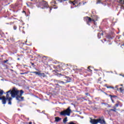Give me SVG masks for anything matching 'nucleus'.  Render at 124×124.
I'll use <instances>...</instances> for the list:
<instances>
[{"mask_svg":"<svg viewBox=\"0 0 124 124\" xmlns=\"http://www.w3.org/2000/svg\"><path fill=\"white\" fill-rule=\"evenodd\" d=\"M0 100H2V104H6L7 98H5V96H2V97H0Z\"/></svg>","mask_w":124,"mask_h":124,"instance_id":"obj_9","label":"nucleus"},{"mask_svg":"<svg viewBox=\"0 0 124 124\" xmlns=\"http://www.w3.org/2000/svg\"><path fill=\"white\" fill-rule=\"evenodd\" d=\"M52 10V8H49V12H51Z\"/></svg>","mask_w":124,"mask_h":124,"instance_id":"obj_38","label":"nucleus"},{"mask_svg":"<svg viewBox=\"0 0 124 124\" xmlns=\"http://www.w3.org/2000/svg\"><path fill=\"white\" fill-rule=\"evenodd\" d=\"M31 63L32 66H33V67H34V63H32V62H31Z\"/></svg>","mask_w":124,"mask_h":124,"instance_id":"obj_33","label":"nucleus"},{"mask_svg":"<svg viewBox=\"0 0 124 124\" xmlns=\"http://www.w3.org/2000/svg\"><path fill=\"white\" fill-rule=\"evenodd\" d=\"M19 93H20V94L17 95V96L16 97V100L20 101V98L21 97V96H22V95H23V93H24V91H23V90H20L19 91Z\"/></svg>","mask_w":124,"mask_h":124,"instance_id":"obj_7","label":"nucleus"},{"mask_svg":"<svg viewBox=\"0 0 124 124\" xmlns=\"http://www.w3.org/2000/svg\"><path fill=\"white\" fill-rule=\"evenodd\" d=\"M120 107H122L123 106V104H119Z\"/></svg>","mask_w":124,"mask_h":124,"instance_id":"obj_40","label":"nucleus"},{"mask_svg":"<svg viewBox=\"0 0 124 124\" xmlns=\"http://www.w3.org/2000/svg\"><path fill=\"white\" fill-rule=\"evenodd\" d=\"M17 60H20V58H18Z\"/></svg>","mask_w":124,"mask_h":124,"instance_id":"obj_55","label":"nucleus"},{"mask_svg":"<svg viewBox=\"0 0 124 124\" xmlns=\"http://www.w3.org/2000/svg\"><path fill=\"white\" fill-rule=\"evenodd\" d=\"M79 70H82V69H79Z\"/></svg>","mask_w":124,"mask_h":124,"instance_id":"obj_58","label":"nucleus"},{"mask_svg":"<svg viewBox=\"0 0 124 124\" xmlns=\"http://www.w3.org/2000/svg\"><path fill=\"white\" fill-rule=\"evenodd\" d=\"M101 104H104L105 105H107V103L103 102V103H101Z\"/></svg>","mask_w":124,"mask_h":124,"instance_id":"obj_36","label":"nucleus"},{"mask_svg":"<svg viewBox=\"0 0 124 124\" xmlns=\"http://www.w3.org/2000/svg\"><path fill=\"white\" fill-rule=\"evenodd\" d=\"M57 83H59V84H62V85H64L65 84V82L62 80H57Z\"/></svg>","mask_w":124,"mask_h":124,"instance_id":"obj_16","label":"nucleus"},{"mask_svg":"<svg viewBox=\"0 0 124 124\" xmlns=\"http://www.w3.org/2000/svg\"><path fill=\"white\" fill-rule=\"evenodd\" d=\"M120 86H123V84H121V85H120Z\"/></svg>","mask_w":124,"mask_h":124,"instance_id":"obj_53","label":"nucleus"},{"mask_svg":"<svg viewBox=\"0 0 124 124\" xmlns=\"http://www.w3.org/2000/svg\"><path fill=\"white\" fill-rule=\"evenodd\" d=\"M7 40V41H9V42H10V43H13V42H14L15 41V40L13 37H11L10 38V40L8 39Z\"/></svg>","mask_w":124,"mask_h":124,"instance_id":"obj_12","label":"nucleus"},{"mask_svg":"<svg viewBox=\"0 0 124 124\" xmlns=\"http://www.w3.org/2000/svg\"><path fill=\"white\" fill-rule=\"evenodd\" d=\"M123 35L124 36V33H123Z\"/></svg>","mask_w":124,"mask_h":124,"instance_id":"obj_61","label":"nucleus"},{"mask_svg":"<svg viewBox=\"0 0 124 124\" xmlns=\"http://www.w3.org/2000/svg\"><path fill=\"white\" fill-rule=\"evenodd\" d=\"M42 4L44 7H46V8H48L49 7V6L48 5V3L44 0L42 2Z\"/></svg>","mask_w":124,"mask_h":124,"instance_id":"obj_11","label":"nucleus"},{"mask_svg":"<svg viewBox=\"0 0 124 124\" xmlns=\"http://www.w3.org/2000/svg\"><path fill=\"white\" fill-rule=\"evenodd\" d=\"M20 98H21V100H20L19 101H21V100H23V99H24V97H22V96H21Z\"/></svg>","mask_w":124,"mask_h":124,"instance_id":"obj_35","label":"nucleus"},{"mask_svg":"<svg viewBox=\"0 0 124 124\" xmlns=\"http://www.w3.org/2000/svg\"><path fill=\"white\" fill-rule=\"evenodd\" d=\"M101 35H103V32H102L101 33H98L97 34V37L98 38H99V39H100V38H101Z\"/></svg>","mask_w":124,"mask_h":124,"instance_id":"obj_14","label":"nucleus"},{"mask_svg":"<svg viewBox=\"0 0 124 124\" xmlns=\"http://www.w3.org/2000/svg\"><path fill=\"white\" fill-rule=\"evenodd\" d=\"M94 70H95V71H97V70H97V69H94Z\"/></svg>","mask_w":124,"mask_h":124,"instance_id":"obj_50","label":"nucleus"},{"mask_svg":"<svg viewBox=\"0 0 124 124\" xmlns=\"http://www.w3.org/2000/svg\"><path fill=\"white\" fill-rule=\"evenodd\" d=\"M121 93H122L123 92V91H124V90H123V88L122 87H121L120 89H119Z\"/></svg>","mask_w":124,"mask_h":124,"instance_id":"obj_28","label":"nucleus"},{"mask_svg":"<svg viewBox=\"0 0 124 124\" xmlns=\"http://www.w3.org/2000/svg\"><path fill=\"white\" fill-rule=\"evenodd\" d=\"M50 3H51L53 6H56V5H53V4H57V2H56V1L54 0H52Z\"/></svg>","mask_w":124,"mask_h":124,"instance_id":"obj_17","label":"nucleus"},{"mask_svg":"<svg viewBox=\"0 0 124 124\" xmlns=\"http://www.w3.org/2000/svg\"><path fill=\"white\" fill-rule=\"evenodd\" d=\"M104 93H105L106 94V95H108V94L107 93H106L105 92H104Z\"/></svg>","mask_w":124,"mask_h":124,"instance_id":"obj_45","label":"nucleus"},{"mask_svg":"<svg viewBox=\"0 0 124 124\" xmlns=\"http://www.w3.org/2000/svg\"><path fill=\"white\" fill-rule=\"evenodd\" d=\"M85 95L87 96H90V93H85Z\"/></svg>","mask_w":124,"mask_h":124,"instance_id":"obj_30","label":"nucleus"},{"mask_svg":"<svg viewBox=\"0 0 124 124\" xmlns=\"http://www.w3.org/2000/svg\"><path fill=\"white\" fill-rule=\"evenodd\" d=\"M105 87H106V88H107V89H115V88L112 86H107V84H106L105 85Z\"/></svg>","mask_w":124,"mask_h":124,"instance_id":"obj_18","label":"nucleus"},{"mask_svg":"<svg viewBox=\"0 0 124 124\" xmlns=\"http://www.w3.org/2000/svg\"><path fill=\"white\" fill-rule=\"evenodd\" d=\"M3 0L4 1H7V0Z\"/></svg>","mask_w":124,"mask_h":124,"instance_id":"obj_49","label":"nucleus"},{"mask_svg":"<svg viewBox=\"0 0 124 124\" xmlns=\"http://www.w3.org/2000/svg\"><path fill=\"white\" fill-rule=\"evenodd\" d=\"M71 8H72H72H74V7H72V6H71Z\"/></svg>","mask_w":124,"mask_h":124,"instance_id":"obj_51","label":"nucleus"},{"mask_svg":"<svg viewBox=\"0 0 124 124\" xmlns=\"http://www.w3.org/2000/svg\"><path fill=\"white\" fill-rule=\"evenodd\" d=\"M7 100L8 101V104L9 105H11V104H12V102H11V100H12V98L10 97L9 98H7Z\"/></svg>","mask_w":124,"mask_h":124,"instance_id":"obj_13","label":"nucleus"},{"mask_svg":"<svg viewBox=\"0 0 124 124\" xmlns=\"http://www.w3.org/2000/svg\"><path fill=\"white\" fill-rule=\"evenodd\" d=\"M57 8H58L57 6L54 8V9H57Z\"/></svg>","mask_w":124,"mask_h":124,"instance_id":"obj_43","label":"nucleus"},{"mask_svg":"<svg viewBox=\"0 0 124 124\" xmlns=\"http://www.w3.org/2000/svg\"><path fill=\"white\" fill-rule=\"evenodd\" d=\"M85 20L86 21L87 23H91V22H94V20L92 19L89 16H86L84 18Z\"/></svg>","mask_w":124,"mask_h":124,"instance_id":"obj_8","label":"nucleus"},{"mask_svg":"<svg viewBox=\"0 0 124 124\" xmlns=\"http://www.w3.org/2000/svg\"><path fill=\"white\" fill-rule=\"evenodd\" d=\"M88 71H90V72H92V70H91L90 69H89Z\"/></svg>","mask_w":124,"mask_h":124,"instance_id":"obj_41","label":"nucleus"},{"mask_svg":"<svg viewBox=\"0 0 124 124\" xmlns=\"http://www.w3.org/2000/svg\"><path fill=\"white\" fill-rule=\"evenodd\" d=\"M44 58H46V56H44Z\"/></svg>","mask_w":124,"mask_h":124,"instance_id":"obj_54","label":"nucleus"},{"mask_svg":"<svg viewBox=\"0 0 124 124\" xmlns=\"http://www.w3.org/2000/svg\"><path fill=\"white\" fill-rule=\"evenodd\" d=\"M31 73L35 74V75H38L39 77H46V75L43 73H40V72H32Z\"/></svg>","mask_w":124,"mask_h":124,"instance_id":"obj_5","label":"nucleus"},{"mask_svg":"<svg viewBox=\"0 0 124 124\" xmlns=\"http://www.w3.org/2000/svg\"><path fill=\"white\" fill-rule=\"evenodd\" d=\"M70 113H71V109H70V107H69L65 111H62L60 112L61 116H70Z\"/></svg>","mask_w":124,"mask_h":124,"instance_id":"obj_3","label":"nucleus"},{"mask_svg":"<svg viewBox=\"0 0 124 124\" xmlns=\"http://www.w3.org/2000/svg\"><path fill=\"white\" fill-rule=\"evenodd\" d=\"M22 4H23L22 0H17L16 3V7H22Z\"/></svg>","mask_w":124,"mask_h":124,"instance_id":"obj_6","label":"nucleus"},{"mask_svg":"<svg viewBox=\"0 0 124 124\" xmlns=\"http://www.w3.org/2000/svg\"><path fill=\"white\" fill-rule=\"evenodd\" d=\"M30 72V71H27L26 72L24 73H20L19 74H20L21 75H24V74H28V73Z\"/></svg>","mask_w":124,"mask_h":124,"instance_id":"obj_19","label":"nucleus"},{"mask_svg":"<svg viewBox=\"0 0 124 124\" xmlns=\"http://www.w3.org/2000/svg\"><path fill=\"white\" fill-rule=\"evenodd\" d=\"M7 25H9V23H7Z\"/></svg>","mask_w":124,"mask_h":124,"instance_id":"obj_57","label":"nucleus"},{"mask_svg":"<svg viewBox=\"0 0 124 124\" xmlns=\"http://www.w3.org/2000/svg\"><path fill=\"white\" fill-rule=\"evenodd\" d=\"M44 111H43L42 112L44 113Z\"/></svg>","mask_w":124,"mask_h":124,"instance_id":"obj_60","label":"nucleus"},{"mask_svg":"<svg viewBox=\"0 0 124 124\" xmlns=\"http://www.w3.org/2000/svg\"><path fill=\"white\" fill-rule=\"evenodd\" d=\"M101 2V1L100 0H99L97 1L96 4H98V3H100Z\"/></svg>","mask_w":124,"mask_h":124,"instance_id":"obj_29","label":"nucleus"},{"mask_svg":"<svg viewBox=\"0 0 124 124\" xmlns=\"http://www.w3.org/2000/svg\"><path fill=\"white\" fill-rule=\"evenodd\" d=\"M21 72H24V71H26L25 70H20Z\"/></svg>","mask_w":124,"mask_h":124,"instance_id":"obj_39","label":"nucleus"},{"mask_svg":"<svg viewBox=\"0 0 124 124\" xmlns=\"http://www.w3.org/2000/svg\"><path fill=\"white\" fill-rule=\"evenodd\" d=\"M61 120H62V118H61L59 117H55V122H56L57 123L60 122V121H61Z\"/></svg>","mask_w":124,"mask_h":124,"instance_id":"obj_15","label":"nucleus"},{"mask_svg":"<svg viewBox=\"0 0 124 124\" xmlns=\"http://www.w3.org/2000/svg\"><path fill=\"white\" fill-rule=\"evenodd\" d=\"M119 3L121 4H124V0H118Z\"/></svg>","mask_w":124,"mask_h":124,"instance_id":"obj_22","label":"nucleus"},{"mask_svg":"<svg viewBox=\"0 0 124 124\" xmlns=\"http://www.w3.org/2000/svg\"><path fill=\"white\" fill-rule=\"evenodd\" d=\"M113 109L117 110V107H115V106L113 107Z\"/></svg>","mask_w":124,"mask_h":124,"instance_id":"obj_31","label":"nucleus"},{"mask_svg":"<svg viewBox=\"0 0 124 124\" xmlns=\"http://www.w3.org/2000/svg\"><path fill=\"white\" fill-rule=\"evenodd\" d=\"M120 104H121V102H120V101H117V103L115 105V106L116 107H118Z\"/></svg>","mask_w":124,"mask_h":124,"instance_id":"obj_20","label":"nucleus"},{"mask_svg":"<svg viewBox=\"0 0 124 124\" xmlns=\"http://www.w3.org/2000/svg\"><path fill=\"white\" fill-rule=\"evenodd\" d=\"M18 111H21V109H20V108H18Z\"/></svg>","mask_w":124,"mask_h":124,"instance_id":"obj_48","label":"nucleus"},{"mask_svg":"<svg viewBox=\"0 0 124 124\" xmlns=\"http://www.w3.org/2000/svg\"><path fill=\"white\" fill-rule=\"evenodd\" d=\"M20 91L18 90L16 87H13L12 90L10 89L9 91H7V93H10V94H11L12 97H13V98H15V97H16L17 95H18Z\"/></svg>","mask_w":124,"mask_h":124,"instance_id":"obj_2","label":"nucleus"},{"mask_svg":"<svg viewBox=\"0 0 124 124\" xmlns=\"http://www.w3.org/2000/svg\"><path fill=\"white\" fill-rule=\"evenodd\" d=\"M0 91H1V90H0Z\"/></svg>","mask_w":124,"mask_h":124,"instance_id":"obj_59","label":"nucleus"},{"mask_svg":"<svg viewBox=\"0 0 124 124\" xmlns=\"http://www.w3.org/2000/svg\"><path fill=\"white\" fill-rule=\"evenodd\" d=\"M29 124H32V123L31 122H30Z\"/></svg>","mask_w":124,"mask_h":124,"instance_id":"obj_44","label":"nucleus"},{"mask_svg":"<svg viewBox=\"0 0 124 124\" xmlns=\"http://www.w3.org/2000/svg\"><path fill=\"white\" fill-rule=\"evenodd\" d=\"M107 38H108V39H112V37L110 35H107Z\"/></svg>","mask_w":124,"mask_h":124,"instance_id":"obj_23","label":"nucleus"},{"mask_svg":"<svg viewBox=\"0 0 124 124\" xmlns=\"http://www.w3.org/2000/svg\"><path fill=\"white\" fill-rule=\"evenodd\" d=\"M118 85H117V86H115L116 89H117V90H118Z\"/></svg>","mask_w":124,"mask_h":124,"instance_id":"obj_42","label":"nucleus"},{"mask_svg":"<svg viewBox=\"0 0 124 124\" xmlns=\"http://www.w3.org/2000/svg\"><path fill=\"white\" fill-rule=\"evenodd\" d=\"M67 121V117H66L65 118L63 119V123L64 124H65Z\"/></svg>","mask_w":124,"mask_h":124,"instance_id":"obj_21","label":"nucleus"},{"mask_svg":"<svg viewBox=\"0 0 124 124\" xmlns=\"http://www.w3.org/2000/svg\"><path fill=\"white\" fill-rule=\"evenodd\" d=\"M8 62V60L4 61L3 62H4V63H6V62Z\"/></svg>","mask_w":124,"mask_h":124,"instance_id":"obj_32","label":"nucleus"},{"mask_svg":"<svg viewBox=\"0 0 124 124\" xmlns=\"http://www.w3.org/2000/svg\"><path fill=\"white\" fill-rule=\"evenodd\" d=\"M14 30H15V31H16V30H17V26L16 25L14 26Z\"/></svg>","mask_w":124,"mask_h":124,"instance_id":"obj_26","label":"nucleus"},{"mask_svg":"<svg viewBox=\"0 0 124 124\" xmlns=\"http://www.w3.org/2000/svg\"><path fill=\"white\" fill-rule=\"evenodd\" d=\"M6 98H9V93H7V92H6Z\"/></svg>","mask_w":124,"mask_h":124,"instance_id":"obj_25","label":"nucleus"},{"mask_svg":"<svg viewBox=\"0 0 124 124\" xmlns=\"http://www.w3.org/2000/svg\"><path fill=\"white\" fill-rule=\"evenodd\" d=\"M71 2V3H72V4L73 5H75V3H74V2Z\"/></svg>","mask_w":124,"mask_h":124,"instance_id":"obj_37","label":"nucleus"},{"mask_svg":"<svg viewBox=\"0 0 124 124\" xmlns=\"http://www.w3.org/2000/svg\"><path fill=\"white\" fill-rule=\"evenodd\" d=\"M109 111H113V112H117V110L116 109H109Z\"/></svg>","mask_w":124,"mask_h":124,"instance_id":"obj_27","label":"nucleus"},{"mask_svg":"<svg viewBox=\"0 0 124 124\" xmlns=\"http://www.w3.org/2000/svg\"><path fill=\"white\" fill-rule=\"evenodd\" d=\"M3 90H1L0 92V97L1 96V95H2V94H3Z\"/></svg>","mask_w":124,"mask_h":124,"instance_id":"obj_24","label":"nucleus"},{"mask_svg":"<svg viewBox=\"0 0 124 124\" xmlns=\"http://www.w3.org/2000/svg\"><path fill=\"white\" fill-rule=\"evenodd\" d=\"M55 85L56 86H59V83H56Z\"/></svg>","mask_w":124,"mask_h":124,"instance_id":"obj_46","label":"nucleus"},{"mask_svg":"<svg viewBox=\"0 0 124 124\" xmlns=\"http://www.w3.org/2000/svg\"><path fill=\"white\" fill-rule=\"evenodd\" d=\"M23 13H26V12L25 11H22Z\"/></svg>","mask_w":124,"mask_h":124,"instance_id":"obj_47","label":"nucleus"},{"mask_svg":"<svg viewBox=\"0 0 124 124\" xmlns=\"http://www.w3.org/2000/svg\"><path fill=\"white\" fill-rule=\"evenodd\" d=\"M90 123L92 124H106V122L105 121V119H104V117L101 116L97 119H92L90 118Z\"/></svg>","mask_w":124,"mask_h":124,"instance_id":"obj_1","label":"nucleus"},{"mask_svg":"<svg viewBox=\"0 0 124 124\" xmlns=\"http://www.w3.org/2000/svg\"><path fill=\"white\" fill-rule=\"evenodd\" d=\"M75 123H74V122H69V123H68V124H74Z\"/></svg>","mask_w":124,"mask_h":124,"instance_id":"obj_34","label":"nucleus"},{"mask_svg":"<svg viewBox=\"0 0 124 124\" xmlns=\"http://www.w3.org/2000/svg\"><path fill=\"white\" fill-rule=\"evenodd\" d=\"M75 3H77V1H75Z\"/></svg>","mask_w":124,"mask_h":124,"instance_id":"obj_52","label":"nucleus"},{"mask_svg":"<svg viewBox=\"0 0 124 124\" xmlns=\"http://www.w3.org/2000/svg\"><path fill=\"white\" fill-rule=\"evenodd\" d=\"M31 0L32 1V0Z\"/></svg>","mask_w":124,"mask_h":124,"instance_id":"obj_63","label":"nucleus"},{"mask_svg":"<svg viewBox=\"0 0 124 124\" xmlns=\"http://www.w3.org/2000/svg\"><path fill=\"white\" fill-rule=\"evenodd\" d=\"M23 33H25V31H23Z\"/></svg>","mask_w":124,"mask_h":124,"instance_id":"obj_56","label":"nucleus"},{"mask_svg":"<svg viewBox=\"0 0 124 124\" xmlns=\"http://www.w3.org/2000/svg\"><path fill=\"white\" fill-rule=\"evenodd\" d=\"M56 76H58V77H62V78H66V83H69L70 82H71V78H69V77H66V76L64 75L57 73L56 74Z\"/></svg>","mask_w":124,"mask_h":124,"instance_id":"obj_4","label":"nucleus"},{"mask_svg":"<svg viewBox=\"0 0 124 124\" xmlns=\"http://www.w3.org/2000/svg\"><path fill=\"white\" fill-rule=\"evenodd\" d=\"M108 96H110V99H111L112 103H114V100L113 99V98H115L116 99V98L118 97V96H117V95H112L111 94H109Z\"/></svg>","mask_w":124,"mask_h":124,"instance_id":"obj_10","label":"nucleus"},{"mask_svg":"<svg viewBox=\"0 0 124 124\" xmlns=\"http://www.w3.org/2000/svg\"><path fill=\"white\" fill-rule=\"evenodd\" d=\"M77 70H78V69H76Z\"/></svg>","mask_w":124,"mask_h":124,"instance_id":"obj_62","label":"nucleus"}]
</instances>
